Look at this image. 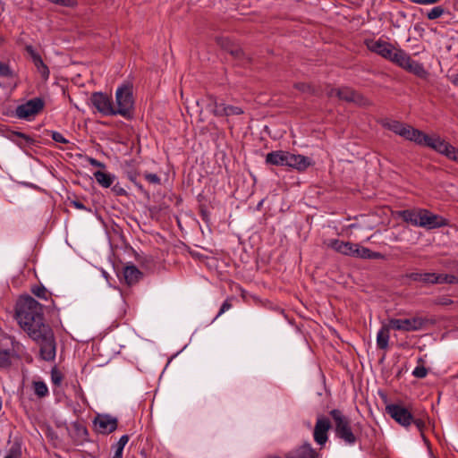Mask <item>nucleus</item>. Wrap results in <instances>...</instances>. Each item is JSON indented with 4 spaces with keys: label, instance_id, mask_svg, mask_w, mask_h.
I'll return each instance as SVG.
<instances>
[{
    "label": "nucleus",
    "instance_id": "nucleus-17",
    "mask_svg": "<svg viewBox=\"0 0 458 458\" xmlns=\"http://www.w3.org/2000/svg\"><path fill=\"white\" fill-rule=\"evenodd\" d=\"M422 208H409L397 212L400 218L405 223L411 224L413 226H419L420 216H421Z\"/></svg>",
    "mask_w": 458,
    "mask_h": 458
},
{
    "label": "nucleus",
    "instance_id": "nucleus-63",
    "mask_svg": "<svg viewBox=\"0 0 458 458\" xmlns=\"http://www.w3.org/2000/svg\"><path fill=\"white\" fill-rule=\"evenodd\" d=\"M455 281H456V284H458V276H456V280Z\"/></svg>",
    "mask_w": 458,
    "mask_h": 458
},
{
    "label": "nucleus",
    "instance_id": "nucleus-47",
    "mask_svg": "<svg viewBox=\"0 0 458 458\" xmlns=\"http://www.w3.org/2000/svg\"><path fill=\"white\" fill-rule=\"evenodd\" d=\"M432 284H446L447 274L433 273Z\"/></svg>",
    "mask_w": 458,
    "mask_h": 458
},
{
    "label": "nucleus",
    "instance_id": "nucleus-30",
    "mask_svg": "<svg viewBox=\"0 0 458 458\" xmlns=\"http://www.w3.org/2000/svg\"><path fill=\"white\" fill-rule=\"evenodd\" d=\"M129 441V436L128 435H123L118 442L113 446L115 448V452L112 458H123V451L125 446V445Z\"/></svg>",
    "mask_w": 458,
    "mask_h": 458
},
{
    "label": "nucleus",
    "instance_id": "nucleus-39",
    "mask_svg": "<svg viewBox=\"0 0 458 458\" xmlns=\"http://www.w3.org/2000/svg\"><path fill=\"white\" fill-rule=\"evenodd\" d=\"M225 111L224 116L240 115L244 113L242 107L232 105H226Z\"/></svg>",
    "mask_w": 458,
    "mask_h": 458
},
{
    "label": "nucleus",
    "instance_id": "nucleus-33",
    "mask_svg": "<svg viewBox=\"0 0 458 458\" xmlns=\"http://www.w3.org/2000/svg\"><path fill=\"white\" fill-rule=\"evenodd\" d=\"M13 352L10 350H0V368H9L12 364Z\"/></svg>",
    "mask_w": 458,
    "mask_h": 458
},
{
    "label": "nucleus",
    "instance_id": "nucleus-12",
    "mask_svg": "<svg viewBox=\"0 0 458 458\" xmlns=\"http://www.w3.org/2000/svg\"><path fill=\"white\" fill-rule=\"evenodd\" d=\"M331 428V422L325 416H318L314 428L313 437L317 444L324 445L327 440V432Z\"/></svg>",
    "mask_w": 458,
    "mask_h": 458
},
{
    "label": "nucleus",
    "instance_id": "nucleus-21",
    "mask_svg": "<svg viewBox=\"0 0 458 458\" xmlns=\"http://www.w3.org/2000/svg\"><path fill=\"white\" fill-rule=\"evenodd\" d=\"M392 329L388 323L386 325H383L377 335V345L380 350H386L388 348V343L390 338L389 331Z\"/></svg>",
    "mask_w": 458,
    "mask_h": 458
},
{
    "label": "nucleus",
    "instance_id": "nucleus-8",
    "mask_svg": "<svg viewBox=\"0 0 458 458\" xmlns=\"http://www.w3.org/2000/svg\"><path fill=\"white\" fill-rule=\"evenodd\" d=\"M93 428L98 434L108 435L118 428V420L110 414H98L93 420Z\"/></svg>",
    "mask_w": 458,
    "mask_h": 458
},
{
    "label": "nucleus",
    "instance_id": "nucleus-57",
    "mask_svg": "<svg viewBox=\"0 0 458 458\" xmlns=\"http://www.w3.org/2000/svg\"><path fill=\"white\" fill-rule=\"evenodd\" d=\"M457 155H458V148H456L452 144H450L448 151L445 152V156L447 158H449L450 160H453L452 157L457 156Z\"/></svg>",
    "mask_w": 458,
    "mask_h": 458
},
{
    "label": "nucleus",
    "instance_id": "nucleus-46",
    "mask_svg": "<svg viewBox=\"0 0 458 458\" xmlns=\"http://www.w3.org/2000/svg\"><path fill=\"white\" fill-rule=\"evenodd\" d=\"M412 375L417 378H424L428 375V369L423 366H417L412 371Z\"/></svg>",
    "mask_w": 458,
    "mask_h": 458
},
{
    "label": "nucleus",
    "instance_id": "nucleus-60",
    "mask_svg": "<svg viewBox=\"0 0 458 458\" xmlns=\"http://www.w3.org/2000/svg\"><path fill=\"white\" fill-rule=\"evenodd\" d=\"M456 276L454 275H448L447 274V280H446V284H456Z\"/></svg>",
    "mask_w": 458,
    "mask_h": 458
},
{
    "label": "nucleus",
    "instance_id": "nucleus-43",
    "mask_svg": "<svg viewBox=\"0 0 458 458\" xmlns=\"http://www.w3.org/2000/svg\"><path fill=\"white\" fill-rule=\"evenodd\" d=\"M13 137L20 138L24 141V144L27 146L33 145L35 140L30 136L21 131H13Z\"/></svg>",
    "mask_w": 458,
    "mask_h": 458
},
{
    "label": "nucleus",
    "instance_id": "nucleus-5",
    "mask_svg": "<svg viewBox=\"0 0 458 458\" xmlns=\"http://www.w3.org/2000/svg\"><path fill=\"white\" fill-rule=\"evenodd\" d=\"M429 322V319L422 317H413L411 318H389L388 325L393 330L412 332L419 331Z\"/></svg>",
    "mask_w": 458,
    "mask_h": 458
},
{
    "label": "nucleus",
    "instance_id": "nucleus-61",
    "mask_svg": "<svg viewBox=\"0 0 458 458\" xmlns=\"http://www.w3.org/2000/svg\"><path fill=\"white\" fill-rule=\"evenodd\" d=\"M451 82L454 85L458 86V73L453 76Z\"/></svg>",
    "mask_w": 458,
    "mask_h": 458
},
{
    "label": "nucleus",
    "instance_id": "nucleus-11",
    "mask_svg": "<svg viewBox=\"0 0 458 458\" xmlns=\"http://www.w3.org/2000/svg\"><path fill=\"white\" fill-rule=\"evenodd\" d=\"M420 218L419 226L427 230L438 229L446 226L449 224V221L446 218L434 214L426 208H422Z\"/></svg>",
    "mask_w": 458,
    "mask_h": 458
},
{
    "label": "nucleus",
    "instance_id": "nucleus-4",
    "mask_svg": "<svg viewBox=\"0 0 458 458\" xmlns=\"http://www.w3.org/2000/svg\"><path fill=\"white\" fill-rule=\"evenodd\" d=\"M115 115H121L127 120L133 118L134 100L132 89L130 85H121L115 92Z\"/></svg>",
    "mask_w": 458,
    "mask_h": 458
},
{
    "label": "nucleus",
    "instance_id": "nucleus-34",
    "mask_svg": "<svg viewBox=\"0 0 458 458\" xmlns=\"http://www.w3.org/2000/svg\"><path fill=\"white\" fill-rule=\"evenodd\" d=\"M72 428L74 429L77 437L81 440H86L89 436L87 428L81 422L75 421L72 423Z\"/></svg>",
    "mask_w": 458,
    "mask_h": 458
},
{
    "label": "nucleus",
    "instance_id": "nucleus-59",
    "mask_svg": "<svg viewBox=\"0 0 458 458\" xmlns=\"http://www.w3.org/2000/svg\"><path fill=\"white\" fill-rule=\"evenodd\" d=\"M209 104L208 106L212 109H216V106H219V102L217 101L216 98L214 96H208Z\"/></svg>",
    "mask_w": 458,
    "mask_h": 458
},
{
    "label": "nucleus",
    "instance_id": "nucleus-38",
    "mask_svg": "<svg viewBox=\"0 0 458 458\" xmlns=\"http://www.w3.org/2000/svg\"><path fill=\"white\" fill-rule=\"evenodd\" d=\"M63 378H64L63 373L55 366L54 368H52V369H51L52 383L55 386H59L63 381Z\"/></svg>",
    "mask_w": 458,
    "mask_h": 458
},
{
    "label": "nucleus",
    "instance_id": "nucleus-7",
    "mask_svg": "<svg viewBox=\"0 0 458 458\" xmlns=\"http://www.w3.org/2000/svg\"><path fill=\"white\" fill-rule=\"evenodd\" d=\"M91 105L105 116H114L115 110L113 99L103 92H94L90 96Z\"/></svg>",
    "mask_w": 458,
    "mask_h": 458
},
{
    "label": "nucleus",
    "instance_id": "nucleus-52",
    "mask_svg": "<svg viewBox=\"0 0 458 458\" xmlns=\"http://www.w3.org/2000/svg\"><path fill=\"white\" fill-rule=\"evenodd\" d=\"M25 51L30 56L32 62L40 57V55L34 49V47L31 45H27L25 47Z\"/></svg>",
    "mask_w": 458,
    "mask_h": 458
},
{
    "label": "nucleus",
    "instance_id": "nucleus-10",
    "mask_svg": "<svg viewBox=\"0 0 458 458\" xmlns=\"http://www.w3.org/2000/svg\"><path fill=\"white\" fill-rule=\"evenodd\" d=\"M364 44L369 51L380 55L387 61L392 59V56L396 49L393 44L381 38L377 40L366 39Z\"/></svg>",
    "mask_w": 458,
    "mask_h": 458
},
{
    "label": "nucleus",
    "instance_id": "nucleus-50",
    "mask_svg": "<svg viewBox=\"0 0 458 458\" xmlns=\"http://www.w3.org/2000/svg\"><path fill=\"white\" fill-rule=\"evenodd\" d=\"M47 1L50 3L55 4L61 5V6H65V7H72V6L76 5L75 0H47Z\"/></svg>",
    "mask_w": 458,
    "mask_h": 458
},
{
    "label": "nucleus",
    "instance_id": "nucleus-32",
    "mask_svg": "<svg viewBox=\"0 0 458 458\" xmlns=\"http://www.w3.org/2000/svg\"><path fill=\"white\" fill-rule=\"evenodd\" d=\"M21 445L18 442H13L8 448L6 454L4 456V458H21Z\"/></svg>",
    "mask_w": 458,
    "mask_h": 458
},
{
    "label": "nucleus",
    "instance_id": "nucleus-28",
    "mask_svg": "<svg viewBox=\"0 0 458 458\" xmlns=\"http://www.w3.org/2000/svg\"><path fill=\"white\" fill-rule=\"evenodd\" d=\"M37 68V71L40 73L43 80L47 81L49 78L50 72L47 65L44 63L41 56L32 62Z\"/></svg>",
    "mask_w": 458,
    "mask_h": 458
},
{
    "label": "nucleus",
    "instance_id": "nucleus-40",
    "mask_svg": "<svg viewBox=\"0 0 458 458\" xmlns=\"http://www.w3.org/2000/svg\"><path fill=\"white\" fill-rule=\"evenodd\" d=\"M14 76L13 71L8 64L0 62V77L13 78Z\"/></svg>",
    "mask_w": 458,
    "mask_h": 458
},
{
    "label": "nucleus",
    "instance_id": "nucleus-26",
    "mask_svg": "<svg viewBox=\"0 0 458 458\" xmlns=\"http://www.w3.org/2000/svg\"><path fill=\"white\" fill-rule=\"evenodd\" d=\"M449 146L450 143L441 139L439 136L432 138L430 143L428 144V148L444 156L445 152L448 151Z\"/></svg>",
    "mask_w": 458,
    "mask_h": 458
},
{
    "label": "nucleus",
    "instance_id": "nucleus-6",
    "mask_svg": "<svg viewBox=\"0 0 458 458\" xmlns=\"http://www.w3.org/2000/svg\"><path fill=\"white\" fill-rule=\"evenodd\" d=\"M328 97L335 96L340 100L348 102V103H355L359 106H367L369 105V100L364 98L363 95L360 94L358 91L354 90L350 87H342V88H332L327 92Z\"/></svg>",
    "mask_w": 458,
    "mask_h": 458
},
{
    "label": "nucleus",
    "instance_id": "nucleus-53",
    "mask_svg": "<svg viewBox=\"0 0 458 458\" xmlns=\"http://www.w3.org/2000/svg\"><path fill=\"white\" fill-rule=\"evenodd\" d=\"M226 104L221 103L219 106H216V109H212V113L216 116H224V113L225 112Z\"/></svg>",
    "mask_w": 458,
    "mask_h": 458
},
{
    "label": "nucleus",
    "instance_id": "nucleus-45",
    "mask_svg": "<svg viewBox=\"0 0 458 458\" xmlns=\"http://www.w3.org/2000/svg\"><path fill=\"white\" fill-rule=\"evenodd\" d=\"M453 300L450 299L448 296H438L433 300V303L435 305L439 306H448L453 303Z\"/></svg>",
    "mask_w": 458,
    "mask_h": 458
},
{
    "label": "nucleus",
    "instance_id": "nucleus-62",
    "mask_svg": "<svg viewBox=\"0 0 458 458\" xmlns=\"http://www.w3.org/2000/svg\"><path fill=\"white\" fill-rule=\"evenodd\" d=\"M266 458H280L278 455H268Z\"/></svg>",
    "mask_w": 458,
    "mask_h": 458
},
{
    "label": "nucleus",
    "instance_id": "nucleus-2",
    "mask_svg": "<svg viewBox=\"0 0 458 458\" xmlns=\"http://www.w3.org/2000/svg\"><path fill=\"white\" fill-rule=\"evenodd\" d=\"M386 413L394 419L397 423L403 427H409L412 423L416 426L420 433L422 439L428 443V439L425 437L424 429L426 428L427 415H418L413 412L411 409L404 407L402 404L391 403L386 406Z\"/></svg>",
    "mask_w": 458,
    "mask_h": 458
},
{
    "label": "nucleus",
    "instance_id": "nucleus-55",
    "mask_svg": "<svg viewBox=\"0 0 458 458\" xmlns=\"http://www.w3.org/2000/svg\"><path fill=\"white\" fill-rule=\"evenodd\" d=\"M87 161L89 162V165H91L92 166H95V167H98V168H106V165L98 160H97L96 158L94 157H87Z\"/></svg>",
    "mask_w": 458,
    "mask_h": 458
},
{
    "label": "nucleus",
    "instance_id": "nucleus-36",
    "mask_svg": "<svg viewBox=\"0 0 458 458\" xmlns=\"http://www.w3.org/2000/svg\"><path fill=\"white\" fill-rule=\"evenodd\" d=\"M294 88L302 93H308L310 95H316L315 88L305 82H297L294 84Z\"/></svg>",
    "mask_w": 458,
    "mask_h": 458
},
{
    "label": "nucleus",
    "instance_id": "nucleus-37",
    "mask_svg": "<svg viewBox=\"0 0 458 458\" xmlns=\"http://www.w3.org/2000/svg\"><path fill=\"white\" fill-rule=\"evenodd\" d=\"M216 41L221 48L228 53L230 52V48L232 49L235 45L228 38L225 37H218L216 38Z\"/></svg>",
    "mask_w": 458,
    "mask_h": 458
},
{
    "label": "nucleus",
    "instance_id": "nucleus-14",
    "mask_svg": "<svg viewBox=\"0 0 458 458\" xmlns=\"http://www.w3.org/2000/svg\"><path fill=\"white\" fill-rule=\"evenodd\" d=\"M313 164L314 162L309 157L289 152L286 166L293 168L301 173L306 171L310 166L313 165Z\"/></svg>",
    "mask_w": 458,
    "mask_h": 458
},
{
    "label": "nucleus",
    "instance_id": "nucleus-24",
    "mask_svg": "<svg viewBox=\"0 0 458 458\" xmlns=\"http://www.w3.org/2000/svg\"><path fill=\"white\" fill-rule=\"evenodd\" d=\"M93 175L97 182L104 188H109L115 179L114 174L102 171H96Z\"/></svg>",
    "mask_w": 458,
    "mask_h": 458
},
{
    "label": "nucleus",
    "instance_id": "nucleus-13",
    "mask_svg": "<svg viewBox=\"0 0 458 458\" xmlns=\"http://www.w3.org/2000/svg\"><path fill=\"white\" fill-rule=\"evenodd\" d=\"M284 458H319L318 453L312 448L311 445L305 442L284 454Z\"/></svg>",
    "mask_w": 458,
    "mask_h": 458
},
{
    "label": "nucleus",
    "instance_id": "nucleus-51",
    "mask_svg": "<svg viewBox=\"0 0 458 458\" xmlns=\"http://www.w3.org/2000/svg\"><path fill=\"white\" fill-rule=\"evenodd\" d=\"M445 268L454 273H458V260H447L444 263Z\"/></svg>",
    "mask_w": 458,
    "mask_h": 458
},
{
    "label": "nucleus",
    "instance_id": "nucleus-44",
    "mask_svg": "<svg viewBox=\"0 0 458 458\" xmlns=\"http://www.w3.org/2000/svg\"><path fill=\"white\" fill-rule=\"evenodd\" d=\"M232 300H233V297H229L223 302V304L221 305V308H220L217 315L214 318V320L216 319L218 317H220L222 314H224L225 311L229 310L232 308V306H233Z\"/></svg>",
    "mask_w": 458,
    "mask_h": 458
},
{
    "label": "nucleus",
    "instance_id": "nucleus-27",
    "mask_svg": "<svg viewBox=\"0 0 458 458\" xmlns=\"http://www.w3.org/2000/svg\"><path fill=\"white\" fill-rule=\"evenodd\" d=\"M382 254L380 252H375L369 250L367 247L360 246L358 244V250L355 253V258H361L365 259H377L382 258Z\"/></svg>",
    "mask_w": 458,
    "mask_h": 458
},
{
    "label": "nucleus",
    "instance_id": "nucleus-49",
    "mask_svg": "<svg viewBox=\"0 0 458 458\" xmlns=\"http://www.w3.org/2000/svg\"><path fill=\"white\" fill-rule=\"evenodd\" d=\"M145 179L152 184H161L160 177L156 174L146 173L144 174Z\"/></svg>",
    "mask_w": 458,
    "mask_h": 458
},
{
    "label": "nucleus",
    "instance_id": "nucleus-3",
    "mask_svg": "<svg viewBox=\"0 0 458 458\" xmlns=\"http://www.w3.org/2000/svg\"><path fill=\"white\" fill-rule=\"evenodd\" d=\"M329 415L334 422L336 437L343 440L347 445H354L358 440L360 424L357 423L354 427H352L350 418L344 415L339 409L331 410Z\"/></svg>",
    "mask_w": 458,
    "mask_h": 458
},
{
    "label": "nucleus",
    "instance_id": "nucleus-9",
    "mask_svg": "<svg viewBox=\"0 0 458 458\" xmlns=\"http://www.w3.org/2000/svg\"><path fill=\"white\" fill-rule=\"evenodd\" d=\"M45 103L40 98H34L26 103L19 105L15 109V115L20 119L29 120L30 116L43 110Z\"/></svg>",
    "mask_w": 458,
    "mask_h": 458
},
{
    "label": "nucleus",
    "instance_id": "nucleus-58",
    "mask_svg": "<svg viewBox=\"0 0 458 458\" xmlns=\"http://www.w3.org/2000/svg\"><path fill=\"white\" fill-rule=\"evenodd\" d=\"M410 2L417 4H422V5H428V4H435L441 0H409Z\"/></svg>",
    "mask_w": 458,
    "mask_h": 458
},
{
    "label": "nucleus",
    "instance_id": "nucleus-35",
    "mask_svg": "<svg viewBox=\"0 0 458 458\" xmlns=\"http://www.w3.org/2000/svg\"><path fill=\"white\" fill-rule=\"evenodd\" d=\"M229 54L236 60H239L242 62L243 64L249 63L250 59L246 57L243 50L237 45H234V47L231 49Z\"/></svg>",
    "mask_w": 458,
    "mask_h": 458
},
{
    "label": "nucleus",
    "instance_id": "nucleus-29",
    "mask_svg": "<svg viewBox=\"0 0 458 458\" xmlns=\"http://www.w3.org/2000/svg\"><path fill=\"white\" fill-rule=\"evenodd\" d=\"M32 386L34 393L38 397L43 398L48 394V388L44 381H33Z\"/></svg>",
    "mask_w": 458,
    "mask_h": 458
},
{
    "label": "nucleus",
    "instance_id": "nucleus-1",
    "mask_svg": "<svg viewBox=\"0 0 458 458\" xmlns=\"http://www.w3.org/2000/svg\"><path fill=\"white\" fill-rule=\"evenodd\" d=\"M15 318L39 346L40 358L46 361L54 360L56 344L52 328L45 322L43 305L30 295L21 296L15 306Z\"/></svg>",
    "mask_w": 458,
    "mask_h": 458
},
{
    "label": "nucleus",
    "instance_id": "nucleus-18",
    "mask_svg": "<svg viewBox=\"0 0 458 458\" xmlns=\"http://www.w3.org/2000/svg\"><path fill=\"white\" fill-rule=\"evenodd\" d=\"M405 140L413 141L420 146L428 147L432 137L428 136L422 131L411 126L409 130V136H407Z\"/></svg>",
    "mask_w": 458,
    "mask_h": 458
},
{
    "label": "nucleus",
    "instance_id": "nucleus-41",
    "mask_svg": "<svg viewBox=\"0 0 458 458\" xmlns=\"http://www.w3.org/2000/svg\"><path fill=\"white\" fill-rule=\"evenodd\" d=\"M31 292L38 298L47 300V290L43 285H35L32 287Z\"/></svg>",
    "mask_w": 458,
    "mask_h": 458
},
{
    "label": "nucleus",
    "instance_id": "nucleus-15",
    "mask_svg": "<svg viewBox=\"0 0 458 458\" xmlns=\"http://www.w3.org/2000/svg\"><path fill=\"white\" fill-rule=\"evenodd\" d=\"M328 247L343 255L355 257L358 244L350 242H344L338 239H333L329 242Z\"/></svg>",
    "mask_w": 458,
    "mask_h": 458
},
{
    "label": "nucleus",
    "instance_id": "nucleus-23",
    "mask_svg": "<svg viewBox=\"0 0 458 458\" xmlns=\"http://www.w3.org/2000/svg\"><path fill=\"white\" fill-rule=\"evenodd\" d=\"M411 59V57L404 50L396 47L390 62L405 69Z\"/></svg>",
    "mask_w": 458,
    "mask_h": 458
},
{
    "label": "nucleus",
    "instance_id": "nucleus-16",
    "mask_svg": "<svg viewBox=\"0 0 458 458\" xmlns=\"http://www.w3.org/2000/svg\"><path fill=\"white\" fill-rule=\"evenodd\" d=\"M289 151L276 150L266 155L265 162L267 165L276 166H286L288 161Z\"/></svg>",
    "mask_w": 458,
    "mask_h": 458
},
{
    "label": "nucleus",
    "instance_id": "nucleus-22",
    "mask_svg": "<svg viewBox=\"0 0 458 458\" xmlns=\"http://www.w3.org/2000/svg\"><path fill=\"white\" fill-rule=\"evenodd\" d=\"M405 71L416 75L420 79H425L428 75V71L424 68V65L418 61L411 59L408 65L404 69Z\"/></svg>",
    "mask_w": 458,
    "mask_h": 458
},
{
    "label": "nucleus",
    "instance_id": "nucleus-54",
    "mask_svg": "<svg viewBox=\"0 0 458 458\" xmlns=\"http://www.w3.org/2000/svg\"><path fill=\"white\" fill-rule=\"evenodd\" d=\"M112 191L116 195V196H125L127 195V192L119 184V183H116L114 184L113 187H112Z\"/></svg>",
    "mask_w": 458,
    "mask_h": 458
},
{
    "label": "nucleus",
    "instance_id": "nucleus-25",
    "mask_svg": "<svg viewBox=\"0 0 458 458\" xmlns=\"http://www.w3.org/2000/svg\"><path fill=\"white\" fill-rule=\"evenodd\" d=\"M405 277L413 282H421L426 284H432L433 273L411 272V273L406 274Z\"/></svg>",
    "mask_w": 458,
    "mask_h": 458
},
{
    "label": "nucleus",
    "instance_id": "nucleus-56",
    "mask_svg": "<svg viewBox=\"0 0 458 458\" xmlns=\"http://www.w3.org/2000/svg\"><path fill=\"white\" fill-rule=\"evenodd\" d=\"M71 205H72L77 209L90 211V208H86V206L79 199L71 200Z\"/></svg>",
    "mask_w": 458,
    "mask_h": 458
},
{
    "label": "nucleus",
    "instance_id": "nucleus-48",
    "mask_svg": "<svg viewBox=\"0 0 458 458\" xmlns=\"http://www.w3.org/2000/svg\"><path fill=\"white\" fill-rule=\"evenodd\" d=\"M51 138L53 140H55V142H58V143H63V144L69 143V140L67 139H65L64 137V135L59 131H52Z\"/></svg>",
    "mask_w": 458,
    "mask_h": 458
},
{
    "label": "nucleus",
    "instance_id": "nucleus-42",
    "mask_svg": "<svg viewBox=\"0 0 458 458\" xmlns=\"http://www.w3.org/2000/svg\"><path fill=\"white\" fill-rule=\"evenodd\" d=\"M128 179L132 182L135 186L142 192L146 193V191L144 190L143 186L137 181V177L139 174L136 171H127L126 172Z\"/></svg>",
    "mask_w": 458,
    "mask_h": 458
},
{
    "label": "nucleus",
    "instance_id": "nucleus-20",
    "mask_svg": "<svg viewBox=\"0 0 458 458\" xmlns=\"http://www.w3.org/2000/svg\"><path fill=\"white\" fill-rule=\"evenodd\" d=\"M383 126L404 139L409 136V130L411 128L410 125L395 120L386 122Z\"/></svg>",
    "mask_w": 458,
    "mask_h": 458
},
{
    "label": "nucleus",
    "instance_id": "nucleus-19",
    "mask_svg": "<svg viewBox=\"0 0 458 458\" xmlns=\"http://www.w3.org/2000/svg\"><path fill=\"white\" fill-rule=\"evenodd\" d=\"M123 276L127 285L137 284L142 276V273L134 265L126 266L123 268Z\"/></svg>",
    "mask_w": 458,
    "mask_h": 458
},
{
    "label": "nucleus",
    "instance_id": "nucleus-31",
    "mask_svg": "<svg viewBox=\"0 0 458 458\" xmlns=\"http://www.w3.org/2000/svg\"><path fill=\"white\" fill-rule=\"evenodd\" d=\"M445 13H449V11L442 5H437L427 12L426 17L427 19L433 21L441 17Z\"/></svg>",
    "mask_w": 458,
    "mask_h": 458
}]
</instances>
